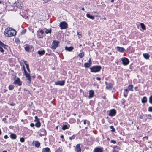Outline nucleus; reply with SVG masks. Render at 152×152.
I'll list each match as a JSON object with an SVG mask.
<instances>
[{
  "instance_id": "f257e3e1",
  "label": "nucleus",
  "mask_w": 152,
  "mask_h": 152,
  "mask_svg": "<svg viewBox=\"0 0 152 152\" xmlns=\"http://www.w3.org/2000/svg\"><path fill=\"white\" fill-rule=\"evenodd\" d=\"M16 34V31L11 28H7L4 31V35L7 37L13 36Z\"/></svg>"
},
{
  "instance_id": "f03ea898",
  "label": "nucleus",
  "mask_w": 152,
  "mask_h": 152,
  "mask_svg": "<svg viewBox=\"0 0 152 152\" xmlns=\"http://www.w3.org/2000/svg\"><path fill=\"white\" fill-rule=\"evenodd\" d=\"M22 71L23 73L24 74L26 77L27 78V84L28 86H29L31 84V78L30 76V73H28L26 70L25 67L23 65Z\"/></svg>"
},
{
  "instance_id": "7ed1b4c3",
  "label": "nucleus",
  "mask_w": 152,
  "mask_h": 152,
  "mask_svg": "<svg viewBox=\"0 0 152 152\" xmlns=\"http://www.w3.org/2000/svg\"><path fill=\"white\" fill-rule=\"evenodd\" d=\"M101 67L100 66H94L90 68L91 71L93 72H99L101 70Z\"/></svg>"
},
{
  "instance_id": "20e7f679",
  "label": "nucleus",
  "mask_w": 152,
  "mask_h": 152,
  "mask_svg": "<svg viewBox=\"0 0 152 152\" xmlns=\"http://www.w3.org/2000/svg\"><path fill=\"white\" fill-rule=\"evenodd\" d=\"M59 42L56 40H53L51 45V48L55 50L58 47Z\"/></svg>"
},
{
  "instance_id": "39448f33",
  "label": "nucleus",
  "mask_w": 152,
  "mask_h": 152,
  "mask_svg": "<svg viewBox=\"0 0 152 152\" xmlns=\"http://www.w3.org/2000/svg\"><path fill=\"white\" fill-rule=\"evenodd\" d=\"M59 26L61 29H64L68 27L67 24L65 21L61 22L60 23Z\"/></svg>"
},
{
  "instance_id": "423d86ee",
  "label": "nucleus",
  "mask_w": 152,
  "mask_h": 152,
  "mask_svg": "<svg viewBox=\"0 0 152 152\" xmlns=\"http://www.w3.org/2000/svg\"><path fill=\"white\" fill-rule=\"evenodd\" d=\"M122 61L123 64L125 66L128 65L129 62V61L128 59L125 57L122 58Z\"/></svg>"
},
{
  "instance_id": "0eeeda50",
  "label": "nucleus",
  "mask_w": 152,
  "mask_h": 152,
  "mask_svg": "<svg viewBox=\"0 0 152 152\" xmlns=\"http://www.w3.org/2000/svg\"><path fill=\"white\" fill-rule=\"evenodd\" d=\"M65 84V81H58L55 82V84L56 85H59L60 86H63Z\"/></svg>"
},
{
  "instance_id": "6e6552de",
  "label": "nucleus",
  "mask_w": 152,
  "mask_h": 152,
  "mask_svg": "<svg viewBox=\"0 0 152 152\" xmlns=\"http://www.w3.org/2000/svg\"><path fill=\"white\" fill-rule=\"evenodd\" d=\"M13 83L14 84H17L19 86H20L22 85V82L20 81V79L19 78H17V79L15 80Z\"/></svg>"
},
{
  "instance_id": "1a4fd4ad",
  "label": "nucleus",
  "mask_w": 152,
  "mask_h": 152,
  "mask_svg": "<svg viewBox=\"0 0 152 152\" xmlns=\"http://www.w3.org/2000/svg\"><path fill=\"white\" fill-rule=\"evenodd\" d=\"M116 114V111L114 109L110 110L109 113V115L111 116H114Z\"/></svg>"
},
{
  "instance_id": "9d476101",
  "label": "nucleus",
  "mask_w": 152,
  "mask_h": 152,
  "mask_svg": "<svg viewBox=\"0 0 152 152\" xmlns=\"http://www.w3.org/2000/svg\"><path fill=\"white\" fill-rule=\"evenodd\" d=\"M40 133L39 135L40 136H44L46 134V131L44 129H42L40 130Z\"/></svg>"
},
{
  "instance_id": "9b49d317",
  "label": "nucleus",
  "mask_w": 152,
  "mask_h": 152,
  "mask_svg": "<svg viewBox=\"0 0 152 152\" xmlns=\"http://www.w3.org/2000/svg\"><path fill=\"white\" fill-rule=\"evenodd\" d=\"M103 151L102 148L96 147L95 148L93 152H103Z\"/></svg>"
},
{
  "instance_id": "f8f14e48",
  "label": "nucleus",
  "mask_w": 152,
  "mask_h": 152,
  "mask_svg": "<svg viewBox=\"0 0 152 152\" xmlns=\"http://www.w3.org/2000/svg\"><path fill=\"white\" fill-rule=\"evenodd\" d=\"M80 144H77L75 147V151L77 152H80L81 148Z\"/></svg>"
},
{
  "instance_id": "ddd939ff",
  "label": "nucleus",
  "mask_w": 152,
  "mask_h": 152,
  "mask_svg": "<svg viewBox=\"0 0 152 152\" xmlns=\"http://www.w3.org/2000/svg\"><path fill=\"white\" fill-rule=\"evenodd\" d=\"M94 91L93 90H90L89 91V95L88 97L89 98H92L94 96Z\"/></svg>"
},
{
  "instance_id": "4468645a",
  "label": "nucleus",
  "mask_w": 152,
  "mask_h": 152,
  "mask_svg": "<svg viewBox=\"0 0 152 152\" xmlns=\"http://www.w3.org/2000/svg\"><path fill=\"white\" fill-rule=\"evenodd\" d=\"M5 46V45L0 41V51L1 52H3L4 51L3 48L1 47H4Z\"/></svg>"
},
{
  "instance_id": "2eb2a0df",
  "label": "nucleus",
  "mask_w": 152,
  "mask_h": 152,
  "mask_svg": "<svg viewBox=\"0 0 152 152\" xmlns=\"http://www.w3.org/2000/svg\"><path fill=\"white\" fill-rule=\"evenodd\" d=\"M34 142V145L36 147L38 148L39 147L40 145V143L38 141H33V143Z\"/></svg>"
},
{
  "instance_id": "dca6fc26",
  "label": "nucleus",
  "mask_w": 152,
  "mask_h": 152,
  "mask_svg": "<svg viewBox=\"0 0 152 152\" xmlns=\"http://www.w3.org/2000/svg\"><path fill=\"white\" fill-rule=\"evenodd\" d=\"M117 49L118 51L121 52H123L125 50V49L122 47H117Z\"/></svg>"
},
{
  "instance_id": "f3484780",
  "label": "nucleus",
  "mask_w": 152,
  "mask_h": 152,
  "mask_svg": "<svg viewBox=\"0 0 152 152\" xmlns=\"http://www.w3.org/2000/svg\"><path fill=\"white\" fill-rule=\"evenodd\" d=\"M112 84L111 83H109L106 86V88L108 90H110L112 89Z\"/></svg>"
},
{
  "instance_id": "a211bd4d",
  "label": "nucleus",
  "mask_w": 152,
  "mask_h": 152,
  "mask_svg": "<svg viewBox=\"0 0 152 152\" xmlns=\"http://www.w3.org/2000/svg\"><path fill=\"white\" fill-rule=\"evenodd\" d=\"M73 49V48L71 46L70 47H65V49L66 50H67L69 51H71Z\"/></svg>"
},
{
  "instance_id": "6ab92c4d",
  "label": "nucleus",
  "mask_w": 152,
  "mask_h": 152,
  "mask_svg": "<svg viewBox=\"0 0 152 152\" xmlns=\"http://www.w3.org/2000/svg\"><path fill=\"white\" fill-rule=\"evenodd\" d=\"M45 53V51L44 50H43L42 51L38 50L37 52V53L40 55H43Z\"/></svg>"
},
{
  "instance_id": "aec40b11",
  "label": "nucleus",
  "mask_w": 152,
  "mask_h": 152,
  "mask_svg": "<svg viewBox=\"0 0 152 152\" xmlns=\"http://www.w3.org/2000/svg\"><path fill=\"white\" fill-rule=\"evenodd\" d=\"M42 152H50V149L48 147L44 148L42 150Z\"/></svg>"
},
{
  "instance_id": "412c9836",
  "label": "nucleus",
  "mask_w": 152,
  "mask_h": 152,
  "mask_svg": "<svg viewBox=\"0 0 152 152\" xmlns=\"http://www.w3.org/2000/svg\"><path fill=\"white\" fill-rule=\"evenodd\" d=\"M143 55L144 58L146 59H148L150 57L149 54L147 53H143Z\"/></svg>"
},
{
  "instance_id": "4be33fe9",
  "label": "nucleus",
  "mask_w": 152,
  "mask_h": 152,
  "mask_svg": "<svg viewBox=\"0 0 152 152\" xmlns=\"http://www.w3.org/2000/svg\"><path fill=\"white\" fill-rule=\"evenodd\" d=\"M10 137L11 138L15 139L16 138L17 136L16 134L14 133L11 134L10 135Z\"/></svg>"
},
{
  "instance_id": "5701e85b",
  "label": "nucleus",
  "mask_w": 152,
  "mask_h": 152,
  "mask_svg": "<svg viewBox=\"0 0 152 152\" xmlns=\"http://www.w3.org/2000/svg\"><path fill=\"white\" fill-rule=\"evenodd\" d=\"M86 16L87 17L91 19H93L94 18V16L91 15L90 14H87Z\"/></svg>"
},
{
  "instance_id": "b1692460",
  "label": "nucleus",
  "mask_w": 152,
  "mask_h": 152,
  "mask_svg": "<svg viewBox=\"0 0 152 152\" xmlns=\"http://www.w3.org/2000/svg\"><path fill=\"white\" fill-rule=\"evenodd\" d=\"M147 102V98L144 97L142 99V103H145Z\"/></svg>"
},
{
  "instance_id": "393cba45",
  "label": "nucleus",
  "mask_w": 152,
  "mask_h": 152,
  "mask_svg": "<svg viewBox=\"0 0 152 152\" xmlns=\"http://www.w3.org/2000/svg\"><path fill=\"white\" fill-rule=\"evenodd\" d=\"M41 125V123H40V121L37 122H36L35 123V126L37 127V128L39 127Z\"/></svg>"
},
{
  "instance_id": "a878e982",
  "label": "nucleus",
  "mask_w": 152,
  "mask_h": 152,
  "mask_svg": "<svg viewBox=\"0 0 152 152\" xmlns=\"http://www.w3.org/2000/svg\"><path fill=\"white\" fill-rule=\"evenodd\" d=\"M133 85H129L128 86V88L129 90H130L132 91H133Z\"/></svg>"
},
{
  "instance_id": "bb28decb",
  "label": "nucleus",
  "mask_w": 152,
  "mask_h": 152,
  "mask_svg": "<svg viewBox=\"0 0 152 152\" xmlns=\"http://www.w3.org/2000/svg\"><path fill=\"white\" fill-rule=\"evenodd\" d=\"M91 64L89 63H86L84 64V65L86 68H89Z\"/></svg>"
},
{
  "instance_id": "cd10ccee",
  "label": "nucleus",
  "mask_w": 152,
  "mask_h": 152,
  "mask_svg": "<svg viewBox=\"0 0 152 152\" xmlns=\"http://www.w3.org/2000/svg\"><path fill=\"white\" fill-rule=\"evenodd\" d=\"M84 54L83 53H80L78 55V56L80 57V58H82L84 56Z\"/></svg>"
},
{
  "instance_id": "c85d7f7f",
  "label": "nucleus",
  "mask_w": 152,
  "mask_h": 152,
  "mask_svg": "<svg viewBox=\"0 0 152 152\" xmlns=\"http://www.w3.org/2000/svg\"><path fill=\"white\" fill-rule=\"evenodd\" d=\"M140 25L142 29L144 30L145 29V26L143 23H141Z\"/></svg>"
},
{
  "instance_id": "c756f323",
  "label": "nucleus",
  "mask_w": 152,
  "mask_h": 152,
  "mask_svg": "<svg viewBox=\"0 0 152 152\" xmlns=\"http://www.w3.org/2000/svg\"><path fill=\"white\" fill-rule=\"evenodd\" d=\"M67 129H68V127H67V125H63L62 128V129L63 130H65Z\"/></svg>"
},
{
  "instance_id": "7c9ffc66",
  "label": "nucleus",
  "mask_w": 152,
  "mask_h": 152,
  "mask_svg": "<svg viewBox=\"0 0 152 152\" xmlns=\"http://www.w3.org/2000/svg\"><path fill=\"white\" fill-rule=\"evenodd\" d=\"M51 29H46L45 33L47 34L48 33H51Z\"/></svg>"
},
{
  "instance_id": "2f4dec72",
  "label": "nucleus",
  "mask_w": 152,
  "mask_h": 152,
  "mask_svg": "<svg viewBox=\"0 0 152 152\" xmlns=\"http://www.w3.org/2000/svg\"><path fill=\"white\" fill-rule=\"evenodd\" d=\"M34 118H35V120H34V121L36 123V122H38L39 121V120L37 116H35Z\"/></svg>"
},
{
  "instance_id": "473e14b6",
  "label": "nucleus",
  "mask_w": 152,
  "mask_h": 152,
  "mask_svg": "<svg viewBox=\"0 0 152 152\" xmlns=\"http://www.w3.org/2000/svg\"><path fill=\"white\" fill-rule=\"evenodd\" d=\"M25 49L26 51H28L30 50V47L28 46H26L25 47Z\"/></svg>"
},
{
  "instance_id": "72a5a7b5",
  "label": "nucleus",
  "mask_w": 152,
  "mask_h": 152,
  "mask_svg": "<svg viewBox=\"0 0 152 152\" xmlns=\"http://www.w3.org/2000/svg\"><path fill=\"white\" fill-rule=\"evenodd\" d=\"M14 88V86L12 85H10L9 86V89L10 90H12Z\"/></svg>"
},
{
  "instance_id": "f704fd0d",
  "label": "nucleus",
  "mask_w": 152,
  "mask_h": 152,
  "mask_svg": "<svg viewBox=\"0 0 152 152\" xmlns=\"http://www.w3.org/2000/svg\"><path fill=\"white\" fill-rule=\"evenodd\" d=\"M149 102L152 104V95H151L149 98Z\"/></svg>"
},
{
  "instance_id": "c9c22d12",
  "label": "nucleus",
  "mask_w": 152,
  "mask_h": 152,
  "mask_svg": "<svg viewBox=\"0 0 152 152\" xmlns=\"http://www.w3.org/2000/svg\"><path fill=\"white\" fill-rule=\"evenodd\" d=\"M75 135H73L72 136L70 137H69V139L71 140H72L75 139Z\"/></svg>"
},
{
  "instance_id": "e433bc0d",
  "label": "nucleus",
  "mask_w": 152,
  "mask_h": 152,
  "mask_svg": "<svg viewBox=\"0 0 152 152\" xmlns=\"http://www.w3.org/2000/svg\"><path fill=\"white\" fill-rule=\"evenodd\" d=\"M110 128L112 129V130H111L112 132H114L115 131V129L114 128V127L113 126H110Z\"/></svg>"
},
{
  "instance_id": "4c0bfd02",
  "label": "nucleus",
  "mask_w": 152,
  "mask_h": 152,
  "mask_svg": "<svg viewBox=\"0 0 152 152\" xmlns=\"http://www.w3.org/2000/svg\"><path fill=\"white\" fill-rule=\"evenodd\" d=\"M89 123V121L86 120H84L83 121V123L84 124H86V123H87L88 124Z\"/></svg>"
},
{
  "instance_id": "58836bf2",
  "label": "nucleus",
  "mask_w": 152,
  "mask_h": 152,
  "mask_svg": "<svg viewBox=\"0 0 152 152\" xmlns=\"http://www.w3.org/2000/svg\"><path fill=\"white\" fill-rule=\"evenodd\" d=\"M148 110L149 111L152 112V107H148Z\"/></svg>"
},
{
  "instance_id": "ea45409f",
  "label": "nucleus",
  "mask_w": 152,
  "mask_h": 152,
  "mask_svg": "<svg viewBox=\"0 0 152 152\" xmlns=\"http://www.w3.org/2000/svg\"><path fill=\"white\" fill-rule=\"evenodd\" d=\"M24 140H25V139H24L23 138V137H22V138H20V141L21 142H24Z\"/></svg>"
},
{
  "instance_id": "a19ab883",
  "label": "nucleus",
  "mask_w": 152,
  "mask_h": 152,
  "mask_svg": "<svg viewBox=\"0 0 152 152\" xmlns=\"http://www.w3.org/2000/svg\"><path fill=\"white\" fill-rule=\"evenodd\" d=\"M26 66L27 69H29V65L28 64H26Z\"/></svg>"
},
{
  "instance_id": "79ce46f5",
  "label": "nucleus",
  "mask_w": 152,
  "mask_h": 152,
  "mask_svg": "<svg viewBox=\"0 0 152 152\" xmlns=\"http://www.w3.org/2000/svg\"><path fill=\"white\" fill-rule=\"evenodd\" d=\"M30 126L31 127H34V124L33 123H31L30 124Z\"/></svg>"
},
{
  "instance_id": "37998d69",
  "label": "nucleus",
  "mask_w": 152,
  "mask_h": 152,
  "mask_svg": "<svg viewBox=\"0 0 152 152\" xmlns=\"http://www.w3.org/2000/svg\"><path fill=\"white\" fill-rule=\"evenodd\" d=\"M111 142L113 143L114 144H115L116 142V141L115 140H111Z\"/></svg>"
},
{
  "instance_id": "c03bdc74",
  "label": "nucleus",
  "mask_w": 152,
  "mask_h": 152,
  "mask_svg": "<svg viewBox=\"0 0 152 152\" xmlns=\"http://www.w3.org/2000/svg\"><path fill=\"white\" fill-rule=\"evenodd\" d=\"M88 63H89L90 64H91V60L90 58L89 60L88 61Z\"/></svg>"
},
{
  "instance_id": "a18cd8bd",
  "label": "nucleus",
  "mask_w": 152,
  "mask_h": 152,
  "mask_svg": "<svg viewBox=\"0 0 152 152\" xmlns=\"http://www.w3.org/2000/svg\"><path fill=\"white\" fill-rule=\"evenodd\" d=\"M43 0L46 3V2L50 1V0Z\"/></svg>"
},
{
  "instance_id": "49530a36",
  "label": "nucleus",
  "mask_w": 152,
  "mask_h": 152,
  "mask_svg": "<svg viewBox=\"0 0 152 152\" xmlns=\"http://www.w3.org/2000/svg\"><path fill=\"white\" fill-rule=\"evenodd\" d=\"M148 118H151V116L150 115H148Z\"/></svg>"
},
{
  "instance_id": "de8ad7c7",
  "label": "nucleus",
  "mask_w": 152,
  "mask_h": 152,
  "mask_svg": "<svg viewBox=\"0 0 152 152\" xmlns=\"http://www.w3.org/2000/svg\"><path fill=\"white\" fill-rule=\"evenodd\" d=\"M40 32L42 34H43L44 32H43V30H41L40 31Z\"/></svg>"
},
{
  "instance_id": "09e8293b",
  "label": "nucleus",
  "mask_w": 152,
  "mask_h": 152,
  "mask_svg": "<svg viewBox=\"0 0 152 152\" xmlns=\"http://www.w3.org/2000/svg\"><path fill=\"white\" fill-rule=\"evenodd\" d=\"M8 136L7 135H5L4 136V138L5 139H7L8 138Z\"/></svg>"
},
{
  "instance_id": "8fccbe9b",
  "label": "nucleus",
  "mask_w": 152,
  "mask_h": 152,
  "mask_svg": "<svg viewBox=\"0 0 152 152\" xmlns=\"http://www.w3.org/2000/svg\"><path fill=\"white\" fill-rule=\"evenodd\" d=\"M96 79L97 80H101V78L100 77H97Z\"/></svg>"
},
{
  "instance_id": "3c124183",
  "label": "nucleus",
  "mask_w": 152,
  "mask_h": 152,
  "mask_svg": "<svg viewBox=\"0 0 152 152\" xmlns=\"http://www.w3.org/2000/svg\"><path fill=\"white\" fill-rule=\"evenodd\" d=\"M24 61V62L25 65H26V64H27V62L26 61Z\"/></svg>"
},
{
  "instance_id": "603ef678",
  "label": "nucleus",
  "mask_w": 152,
  "mask_h": 152,
  "mask_svg": "<svg viewBox=\"0 0 152 152\" xmlns=\"http://www.w3.org/2000/svg\"><path fill=\"white\" fill-rule=\"evenodd\" d=\"M6 120V118H3L2 120L4 121H5Z\"/></svg>"
},
{
  "instance_id": "864d4df0",
  "label": "nucleus",
  "mask_w": 152,
  "mask_h": 152,
  "mask_svg": "<svg viewBox=\"0 0 152 152\" xmlns=\"http://www.w3.org/2000/svg\"><path fill=\"white\" fill-rule=\"evenodd\" d=\"M61 138H64V136L63 135H61Z\"/></svg>"
},
{
  "instance_id": "5fc2aeb1",
  "label": "nucleus",
  "mask_w": 152,
  "mask_h": 152,
  "mask_svg": "<svg viewBox=\"0 0 152 152\" xmlns=\"http://www.w3.org/2000/svg\"><path fill=\"white\" fill-rule=\"evenodd\" d=\"M105 84L107 86V84H108L109 83H108L107 82H105Z\"/></svg>"
},
{
  "instance_id": "6e6d98bb",
  "label": "nucleus",
  "mask_w": 152,
  "mask_h": 152,
  "mask_svg": "<svg viewBox=\"0 0 152 152\" xmlns=\"http://www.w3.org/2000/svg\"><path fill=\"white\" fill-rule=\"evenodd\" d=\"M10 105H11V106H14V104H10Z\"/></svg>"
},
{
  "instance_id": "4d7b16f0",
  "label": "nucleus",
  "mask_w": 152,
  "mask_h": 152,
  "mask_svg": "<svg viewBox=\"0 0 152 152\" xmlns=\"http://www.w3.org/2000/svg\"><path fill=\"white\" fill-rule=\"evenodd\" d=\"M140 119H142V116H140Z\"/></svg>"
},
{
  "instance_id": "13d9d810",
  "label": "nucleus",
  "mask_w": 152,
  "mask_h": 152,
  "mask_svg": "<svg viewBox=\"0 0 152 152\" xmlns=\"http://www.w3.org/2000/svg\"><path fill=\"white\" fill-rule=\"evenodd\" d=\"M124 91L126 92H127L128 90V89H124Z\"/></svg>"
},
{
  "instance_id": "bf43d9fd",
  "label": "nucleus",
  "mask_w": 152,
  "mask_h": 152,
  "mask_svg": "<svg viewBox=\"0 0 152 152\" xmlns=\"http://www.w3.org/2000/svg\"><path fill=\"white\" fill-rule=\"evenodd\" d=\"M111 2H113L114 1V0H111Z\"/></svg>"
},
{
  "instance_id": "052dcab7",
  "label": "nucleus",
  "mask_w": 152,
  "mask_h": 152,
  "mask_svg": "<svg viewBox=\"0 0 152 152\" xmlns=\"http://www.w3.org/2000/svg\"><path fill=\"white\" fill-rule=\"evenodd\" d=\"M81 10H84V8L83 7V8H82L81 9Z\"/></svg>"
},
{
  "instance_id": "680f3d73",
  "label": "nucleus",
  "mask_w": 152,
  "mask_h": 152,
  "mask_svg": "<svg viewBox=\"0 0 152 152\" xmlns=\"http://www.w3.org/2000/svg\"><path fill=\"white\" fill-rule=\"evenodd\" d=\"M77 35H81L80 34H79V32H77Z\"/></svg>"
},
{
  "instance_id": "e2e57ef3",
  "label": "nucleus",
  "mask_w": 152,
  "mask_h": 152,
  "mask_svg": "<svg viewBox=\"0 0 152 152\" xmlns=\"http://www.w3.org/2000/svg\"><path fill=\"white\" fill-rule=\"evenodd\" d=\"M27 70H28V71L29 72H30V69H27Z\"/></svg>"
},
{
  "instance_id": "0e129e2a",
  "label": "nucleus",
  "mask_w": 152,
  "mask_h": 152,
  "mask_svg": "<svg viewBox=\"0 0 152 152\" xmlns=\"http://www.w3.org/2000/svg\"><path fill=\"white\" fill-rule=\"evenodd\" d=\"M72 120H73V122L75 121V119H73Z\"/></svg>"
},
{
  "instance_id": "69168bd1",
  "label": "nucleus",
  "mask_w": 152,
  "mask_h": 152,
  "mask_svg": "<svg viewBox=\"0 0 152 152\" xmlns=\"http://www.w3.org/2000/svg\"><path fill=\"white\" fill-rule=\"evenodd\" d=\"M137 87H136L134 88L135 89V90H136L137 88Z\"/></svg>"
},
{
  "instance_id": "338daca9",
  "label": "nucleus",
  "mask_w": 152,
  "mask_h": 152,
  "mask_svg": "<svg viewBox=\"0 0 152 152\" xmlns=\"http://www.w3.org/2000/svg\"><path fill=\"white\" fill-rule=\"evenodd\" d=\"M73 115H74V116H75L76 115V114L75 113H74V114H73Z\"/></svg>"
},
{
  "instance_id": "774afa93",
  "label": "nucleus",
  "mask_w": 152,
  "mask_h": 152,
  "mask_svg": "<svg viewBox=\"0 0 152 152\" xmlns=\"http://www.w3.org/2000/svg\"><path fill=\"white\" fill-rule=\"evenodd\" d=\"M2 152H7L6 151H4Z\"/></svg>"
}]
</instances>
